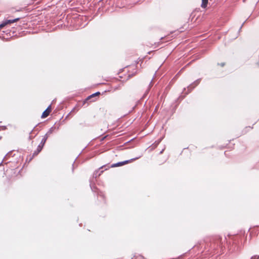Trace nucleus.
Listing matches in <instances>:
<instances>
[{
	"label": "nucleus",
	"instance_id": "1",
	"mask_svg": "<svg viewBox=\"0 0 259 259\" xmlns=\"http://www.w3.org/2000/svg\"><path fill=\"white\" fill-rule=\"evenodd\" d=\"M51 111V106H49L48 108L42 113L41 117L46 118L47 117Z\"/></svg>",
	"mask_w": 259,
	"mask_h": 259
},
{
	"label": "nucleus",
	"instance_id": "10",
	"mask_svg": "<svg viewBox=\"0 0 259 259\" xmlns=\"http://www.w3.org/2000/svg\"><path fill=\"white\" fill-rule=\"evenodd\" d=\"M46 139H45L44 140V143L46 142Z\"/></svg>",
	"mask_w": 259,
	"mask_h": 259
},
{
	"label": "nucleus",
	"instance_id": "4",
	"mask_svg": "<svg viewBox=\"0 0 259 259\" xmlns=\"http://www.w3.org/2000/svg\"><path fill=\"white\" fill-rule=\"evenodd\" d=\"M19 19V18H16V19H15L14 20H7L6 22L7 25L8 24H11V23H14V22H15L16 21H17Z\"/></svg>",
	"mask_w": 259,
	"mask_h": 259
},
{
	"label": "nucleus",
	"instance_id": "5",
	"mask_svg": "<svg viewBox=\"0 0 259 259\" xmlns=\"http://www.w3.org/2000/svg\"><path fill=\"white\" fill-rule=\"evenodd\" d=\"M7 25L6 22H4L3 23L0 24V28H2Z\"/></svg>",
	"mask_w": 259,
	"mask_h": 259
},
{
	"label": "nucleus",
	"instance_id": "9",
	"mask_svg": "<svg viewBox=\"0 0 259 259\" xmlns=\"http://www.w3.org/2000/svg\"><path fill=\"white\" fill-rule=\"evenodd\" d=\"M224 65V63L221 64V66H223Z\"/></svg>",
	"mask_w": 259,
	"mask_h": 259
},
{
	"label": "nucleus",
	"instance_id": "7",
	"mask_svg": "<svg viewBox=\"0 0 259 259\" xmlns=\"http://www.w3.org/2000/svg\"><path fill=\"white\" fill-rule=\"evenodd\" d=\"M100 94V93L99 92H97L94 94H93L91 96H94L95 95H99Z\"/></svg>",
	"mask_w": 259,
	"mask_h": 259
},
{
	"label": "nucleus",
	"instance_id": "8",
	"mask_svg": "<svg viewBox=\"0 0 259 259\" xmlns=\"http://www.w3.org/2000/svg\"><path fill=\"white\" fill-rule=\"evenodd\" d=\"M38 148H39V151H40L41 150V147H40V146H38Z\"/></svg>",
	"mask_w": 259,
	"mask_h": 259
},
{
	"label": "nucleus",
	"instance_id": "3",
	"mask_svg": "<svg viewBox=\"0 0 259 259\" xmlns=\"http://www.w3.org/2000/svg\"><path fill=\"white\" fill-rule=\"evenodd\" d=\"M208 3V0H202L201 7L205 8Z\"/></svg>",
	"mask_w": 259,
	"mask_h": 259
},
{
	"label": "nucleus",
	"instance_id": "2",
	"mask_svg": "<svg viewBox=\"0 0 259 259\" xmlns=\"http://www.w3.org/2000/svg\"><path fill=\"white\" fill-rule=\"evenodd\" d=\"M128 162H129L128 160H126V161H123V162H118V163H117L116 164H113L112 166V167L121 166V165H124L125 164H126V163H128Z\"/></svg>",
	"mask_w": 259,
	"mask_h": 259
},
{
	"label": "nucleus",
	"instance_id": "6",
	"mask_svg": "<svg viewBox=\"0 0 259 259\" xmlns=\"http://www.w3.org/2000/svg\"><path fill=\"white\" fill-rule=\"evenodd\" d=\"M259 258V256H257V255H255L254 256H252L251 259H256V258Z\"/></svg>",
	"mask_w": 259,
	"mask_h": 259
}]
</instances>
